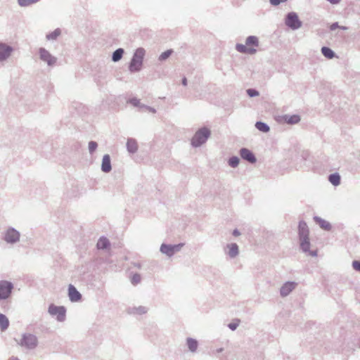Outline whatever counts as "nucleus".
<instances>
[{
	"label": "nucleus",
	"mask_w": 360,
	"mask_h": 360,
	"mask_svg": "<svg viewBox=\"0 0 360 360\" xmlns=\"http://www.w3.org/2000/svg\"><path fill=\"white\" fill-rule=\"evenodd\" d=\"M259 46L257 37L250 36L247 38L245 44H237L236 50L243 53L253 54L256 53Z\"/></svg>",
	"instance_id": "f257e3e1"
},
{
	"label": "nucleus",
	"mask_w": 360,
	"mask_h": 360,
	"mask_svg": "<svg viewBox=\"0 0 360 360\" xmlns=\"http://www.w3.org/2000/svg\"><path fill=\"white\" fill-rule=\"evenodd\" d=\"M144 55L145 51L143 49H136L129 65L131 72L139 71L141 68Z\"/></svg>",
	"instance_id": "f03ea898"
},
{
	"label": "nucleus",
	"mask_w": 360,
	"mask_h": 360,
	"mask_svg": "<svg viewBox=\"0 0 360 360\" xmlns=\"http://www.w3.org/2000/svg\"><path fill=\"white\" fill-rule=\"evenodd\" d=\"M210 135V131L207 128L199 129L194 135L191 140V143L193 146H199L204 143Z\"/></svg>",
	"instance_id": "7ed1b4c3"
},
{
	"label": "nucleus",
	"mask_w": 360,
	"mask_h": 360,
	"mask_svg": "<svg viewBox=\"0 0 360 360\" xmlns=\"http://www.w3.org/2000/svg\"><path fill=\"white\" fill-rule=\"evenodd\" d=\"M13 288V284L7 281H0V300L8 298Z\"/></svg>",
	"instance_id": "20e7f679"
},
{
	"label": "nucleus",
	"mask_w": 360,
	"mask_h": 360,
	"mask_svg": "<svg viewBox=\"0 0 360 360\" xmlns=\"http://www.w3.org/2000/svg\"><path fill=\"white\" fill-rule=\"evenodd\" d=\"M19 344L26 348L33 349L37 345V340L34 335L25 334L22 335Z\"/></svg>",
	"instance_id": "39448f33"
},
{
	"label": "nucleus",
	"mask_w": 360,
	"mask_h": 360,
	"mask_svg": "<svg viewBox=\"0 0 360 360\" xmlns=\"http://www.w3.org/2000/svg\"><path fill=\"white\" fill-rule=\"evenodd\" d=\"M285 24L292 30L298 29L302 25L301 21L295 13H288L285 19Z\"/></svg>",
	"instance_id": "423d86ee"
},
{
	"label": "nucleus",
	"mask_w": 360,
	"mask_h": 360,
	"mask_svg": "<svg viewBox=\"0 0 360 360\" xmlns=\"http://www.w3.org/2000/svg\"><path fill=\"white\" fill-rule=\"evenodd\" d=\"M49 312L56 316L57 319L60 321H63L65 318V309L63 307H58L54 304H51L49 307Z\"/></svg>",
	"instance_id": "0eeeda50"
},
{
	"label": "nucleus",
	"mask_w": 360,
	"mask_h": 360,
	"mask_svg": "<svg viewBox=\"0 0 360 360\" xmlns=\"http://www.w3.org/2000/svg\"><path fill=\"white\" fill-rule=\"evenodd\" d=\"M39 54H40L41 59L45 62H46L49 65L54 64L56 61V58L52 56L49 53V52H48L44 49L41 48L39 49Z\"/></svg>",
	"instance_id": "6e6552de"
},
{
	"label": "nucleus",
	"mask_w": 360,
	"mask_h": 360,
	"mask_svg": "<svg viewBox=\"0 0 360 360\" xmlns=\"http://www.w3.org/2000/svg\"><path fill=\"white\" fill-rule=\"evenodd\" d=\"M20 235L18 231L11 229H8L5 234V240L8 243H15L19 240Z\"/></svg>",
	"instance_id": "1a4fd4ad"
},
{
	"label": "nucleus",
	"mask_w": 360,
	"mask_h": 360,
	"mask_svg": "<svg viewBox=\"0 0 360 360\" xmlns=\"http://www.w3.org/2000/svg\"><path fill=\"white\" fill-rule=\"evenodd\" d=\"M12 51V48L9 46L0 43V60L6 59Z\"/></svg>",
	"instance_id": "9d476101"
},
{
	"label": "nucleus",
	"mask_w": 360,
	"mask_h": 360,
	"mask_svg": "<svg viewBox=\"0 0 360 360\" xmlns=\"http://www.w3.org/2000/svg\"><path fill=\"white\" fill-rule=\"evenodd\" d=\"M68 295L72 302H77L81 299V294L72 285H70L68 288Z\"/></svg>",
	"instance_id": "9b49d317"
},
{
	"label": "nucleus",
	"mask_w": 360,
	"mask_h": 360,
	"mask_svg": "<svg viewBox=\"0 0 360 360\" xmlns=\"http://www.w3.org/2000/svg\"><path fill=\"white\" fill-rule=\"evenodd\" d=\"M240 156L244 160H248V162L251 163H254L256 162V158L254 155V154L248 149L247 148H243L240 150Z\"/></svg>",
	"instance_id": "f8f14e48"
},
{
	"label": "nucleus",
	"mask_w": 360,
	"mask_h": 360,
	"mask_svg": "<svg viewBox=\"0 0 360 360\" xmlns=\"http://www.w3.org/2000/svg\"><path fill=\"white\" fill-rule=\"evenodd\" d=\"M180 245H162L160 248V250L162 253H165L169 256L172 255L175 251L179 250Z\"/></svg>",
	"instance_id": "ddd939ff"
},
{
	"label": "nucleus",
	"mask_w": 360,
	"mask_h": 360,
	"mask_svg": "<svg viewBox=\"0 0 360 360\" xmlns=\"http://www.w3.org/2000/svg\"><path fill=\"white\" fill-rule=\"evenodd\" d=\"M296 284L293 282L285 283L281 288V295L287 296L295 288Z\"/></svg>",
	"instance_id": "4468645a"
},
{
	"label": "nucleus",
	"mask_w": 360,
	"mask_h": 360,
	"mask_svg": "<svg viewBox=\"0 0 360 360\" xmlns=\"http://www.w3.org/2000/svg\"><path fill=\"white\" fill-rule=\"evenodd\" d=\"M101 168L104 172H109L111 170L110 158L109 155H105L103 156Z\"/></svg>",
	"instance_id": "2eb2a0df"
},
{
	"label": "nucleus",
	"mask_w": 360,
	"mask_h": 360,
	"mask_svg": "<svg viewBox=\"0 0 360 360\" xmlns=\"http://www.w3.org/2000/svg\"><path fill=\"white\" fill-rule=\"evenodd\" d=\"M299 234L300 238H304V237H308L309 236V229L307 225L305 222H300L299 224Z\"/></svg>",
	"instance_id": "dca6fc26"
},
{
	"label": "nucleus",
	"mask_w": 360,
	"mask_h": 360,
	"mask_svg": "<svg viewBox=\"0 0 360 360\" xmlns=\"http://www.w3.org/2000/svg\"><path fill=\"white\" fill-rule=\"evenodd\" d=\"M314 220L324 230L328 231L330 229L331 226L328 221L318 217H315Z\"/></svg>",
	"instance_id": "f3484780"
},
{
	"label": "nucleus",
	"mask_w": 360,
	"mask_h": 360,
	"mask_svg": "<svg viewBox=\"0 0 360 360\" xmlns=\"http://www.w3.org/2000/svg\"><path fill=\"white\" fill-rule=\"evenodd\" d=\"M283 120L285 122L288 124H296L300 122V118L297 115H285L283 117Z\"/></svg>",
	"instance_id": "a211bd4d"
},
{
	"label": "nucleus",
	"mask_w": 360,
	"mask_h": 360,
	"mask_svg": "<svg viewBox=\"0 0 360 360\" xmlns=\"http://www.w3.org/2000/svg\"><path fill=\"white\" fill-rule=\"evenodd\" d=\"M9 326V321L7 317L2 314H0V327L1 330H5Z\"/></svg>",
	"instance_id": "6ab92c4d"
},
{
	"label": "nucleus",
	"mask_w": 360,
	"mask_h": 360,
	"mask_svg": "<svg viewBox=\"0 0 360 360\" xmlns=\"http://www.w3.org/2000/svg\"><path fill=\"white\" fill-rule=\"evenodd\" d=\"M229 255L231 257H234L238 253V247L236 243H232L228 246Z\"/></svg>",
	"instance_id": "aec40b11"
},
{
	"label": "nucleus",
	"mask_w": 360,
	"mask_h": 360,
	"mask_svg": "<svg viewBox=\"0 0 360 360\" xmlns=\"http://www.w3.org/2000/svg\"><path fill=\"white\" fill-rule=\"evenodd\" d=\"M110 243L106 238H101L97 243V248L98 249H105L109 247Z\"/></svg>",
	"instance_id": "412c9836"
},
{
	"label": "nucleus",
	"mask_w": 360,
	"mask_h": 360,
	"mask_svg": "<svg viewBox=\"0 0 360 360\" xmlns=\"http://www.w3.org/2000/svg\"><path fill=\"white\" fill-rule=\"evenodd\" d=\"M127 146L128 150L131 153H134L135 151H136L138 148L136 141L133 139L128 140Z\"/></svg>",
	"instance_id": "4be33fe9"
},
{
	"label": "nucleus",
	"mask_w": 360,
	"mask_h": 360,
	"mask_svg": "<svg viewBox=\"0 0 360 360\" xmlns=\"http://www.w3.org/2000/svg\"><path fill=\"white\" fill-rule=\"evenodd\" d=\"M300 239V246L303 251L307 252L309 250L310 247V243L308 237H304V238Z\"/></svg>",
	"instance_id": "5701e85b"
},
{
	"label": "nucleus",
	"mask_w": 360,
	"mask_h": 360,
	"mask_svg": "<svg viewBox=\"0 0 360 360\" xmlns=\"http://www.w3.org/2000/svg\"><path fill=\"white\" fill-rule=\"evenodd\" d=\"M187 345L191 352H195L198 348V342L192 338L187 339Z\"/></svg>",
	"instance_id": "b1692460"
},
{
	"label": "nucleus",
	"mask_w": 360,
	"mask_h": 360,
	"mask_svg": "<svg viewBox=\"0 0 360 360\" xmlns=\"http://www.w3.org/2000/svg\"><path fill=\"white\" fill-rule=\"evenodd\" d=\"M330 182L334 186H338L340 182V176L338 174H333L329 176Z\"/></svg>",
	"instance_id": "393cba45"
},
{
	"label": "nucleus",
	"mask_w": 360,
	"mask_h": 360,
	"mask_svg": "<svg viewBox=\"0 0 360 360\" xmlns=\"http://www.w3.org/2000/svg\"><path fill=\"white\" fill-rule=\"evenodd\" d=\"M124 50L122 49H117L112 54V60L115 62L118 61L122 57Z\"/></svg>",
	"instance_id": "a878e982"
},
{
	"label": "nucleus",
	"mask_w": 360,
	"mask_h": 360,
	"mask_svg": "<svg viewBox=\"0 0 360 360\" xmlns=\"http://www.w3.org/2000/svg\"><path fill=\"white\" fill-rule=\"evenodd\" d=\"M257 129L263 132H267L269 131V127L264 122H257L255 124Z\"/></svg>",
	"instance_id": "bb28decb"
},
{
	"label": "nucleus",
	"mask_w": 360,
	"mask_h": 360,
	"mask_svg": "<svg viewBox=\"0 0 360 360\" xmlns=\"http://www.w3.org/2000/svg\"><path fill=\"white\" fill-rule=\"evenodd\" d=\"M321 51H322V53L324 55V56H326L328 58L330 59V58H333V56H334L333 51L328 47H323L321 49Z\"/></svg>",
	"instance_id": "cd10ccee"
},
{
	"label": "nucleus",
	"mask_w": 360,
	"mask_h": 360,
	"mask_svg": "<svg viewBox=\"0 0 360 360\" xmlns=\"http://www.w3.org/2000/svg\"><path fill=\"white\" fill-rule=\"evenodd\" d=\"M60 34V30L59 29L55 30L51 33L46 36L47 39H56Z\"/></svg>",
	"instance_id": "c85d7f7f"
},
{
	"label": "nucleus",
	"mask_w": 360,
	"mask_h": 360,
	"mask_svg": "<svg viewBox=\"0 0 360 360\" xmlns=\"http://www.w3.org/2000/svg\"><path fill=\"white\" fill-rule=\"evenodd\" d=\"M39 1L40 0H18V3L22 6H27Z\"/></svg>",
	"instance_id": "c756f323"
},
{
	"label": "nucleus",
	"mask_w": 360,
	"mask_h": 360,
	"mask_svg": "<svg viewBox=\"0 0 360 360\" xmlns=\"http://www.w3.org/2000/svg\"><path fill=\"white\" fill-rule=\"evenodd\" d=\"M229 163L232 167H236L239 163V159L237 157H232L229 159Z\"/></svg>",
	"instance_id": "7c9ffc66"
},
{
	"label": "nucleus",
	"mask_w": 360,
	"mask_h": 360,
	"mask_svg": "<svg viewBox=\"0 0 360 360\" xmlns=\"http://www.w3.org/2000/svg\"><path fill=\"white\" fill-rule=\"evenodd\" d=\"M172 50H167L165 52H163L159 57V59L160 60H166L167 58H169L170 56V55L172 54Z\"/></svg>",
	"instance_id": "2f4dec72"
},
{
	"label": "nucleus",
	"mask_w": 360,
	"mask_h": 360,
	"mask_svg": "<svg viewBox=\"0 0 360 360\" xmlns=\"http://www.w3.org/2000/svg\"><path fill=\"white\" fill-rule=\"evenodd\" d=\"M131 281L134 285H136L141 281V276L138 274H135L131 278Z\"/></svg>",
	"instance_id": "473e14b6"
},
{
	"label": "nucleus",
	"mask_w": 360,
	"mask_h": 360,
	"mask_svg": "<svg viewBox=\"0 0 360 360\" xmlns=\"http://www.w3.org/2000/svg\"><path fill=\"white\" fill-rule=\"evenodd\" d=\"M97 148V143L94 141H90L89 143V150L91 153H93Z\"/></svg>",
	"instance_id": "72a5a7b5"
},
{
	"label": "nucleus",
	"mask_w": 360,
	"mask_h": 360,
	"mask_svg": "<svg viewBox=\"0 0 360 360\" xmlns=\"http://www.w3.org/2000/svg\"><path fill=\"white\" fill-rule=\"evenodd\" d=\"M247 93L250 97L257 96L259 95V92L257 91L252 89H248Z\"/></svg>",
	"instance_id": "f704fd0d"
},
{
	"label": "nucleus",
	"mask_w": 360,
	"mask_h": 360,
	"mask_svg": "<svg viewBox=\"0 0 360 360\" xmlns=\"http://www.w3.org/2000/svg\"><path fill=\"white\" fill-rule=\"evenodd\" d=\"M239 322L240 321L239 320H236L233 323H231L229 324V327L230 329H231L232 330H234L236 329V328L239 325Z\"/></svg>",
	"instance_id": "c9c22d12"
},
{
	"label": "nucleus",
	"mask_w": 360,
	"mask_h": 360,
	"mask_svg": "<svg viewBox=\"0 0 360 360\" xmlns=\"http://www.w3.org/2000/svg\"><path fill=\"white\" fill-rule=\"evenodd\" d=\"M352 266L356 271H360V262L354 261L352 263Z\"/></svg>",
	"instance_id": "e433bc0d"
},
{
	"label": "nucleus",
	"mask_w": 360,
	"mask_h": 360,
	"mask_svg": "<svg viewBox=\"0 0 360 360\" xmlns=\"http://www.w3.org/2000/svg\"><path fill=\"white\" fill-rule=\"evenodd\" d=\"M288 0H270V3L274 6H277L281 3L287 1Z\"/></svg>",
	"instance_id": "4c0bfd02"
},
{
	"label": "nucleus",
	"mask_w": 360,
	"mask_h": 360,
	"mask_svg": "<svg viewBox=\"0 0 360 360\" xmlns=\"http://www.w3.org/2000/svg\"><path fill=\"white\" fill-rule=\"evenodd\" d=\"M129 103L134 106H137L139 104V100L137 98H132L129 101Z\"/></svg>",
	"instance_id": "58836bf2"
},
{
	"label": "nucleus",
	"mask_w": 360,
	"mask_h": 360,
	"mask_svg": "<svg viewBox=\"0 0 360 360\" xmlns=\"http://www.w3.org/2000/svg\"><path fill=\"white\" fill-rule=\"evenodd\" d=\"M240 232L237 229H236L233 231V235L234 236H240Z\"/></svg>",
	"instance_id": "ea45409f"
},
{
	"label": "nucleus",
	"mask_w": 360,
	"mask_h": 360,
	"mask_svg": "<svg viewBox=\"0 0 360 360\" xmlns=\"http://www.w3.org/2000/svg\"><path fill=\"white\" fill-rule=\"evenodd\" d=\"M328 1H330L333 4H336L340 2V0H328Z\"/></svg>",
	"instance_id": "a19ab883"
},
{
	"label": "nucleus",
	"mask_w": 360,
	"mask_h": 360,
	"mask_svg": "<svg viewBox=\"0 0 360 360\" xmlns=\"http://www.w3.org/2000/svg\"><path fill=\"white\" fill-rule=\"evenodd\" d=\"M336 27H338V24L337 23H333V25H331L330 26V29L331 30H335Z\"/></svg>",
	"instance_id": "79ce46f5"
},
{
	"label": "nucleus",
	"mask_w": 360,
	"mask_h": 360,
	"mask_svg": "<svg viewBox=\"0 0 360 360\" xmlns=\"http://www.w3.org/2000/svg\"><path fill=\"white\" fill-rule=\"evenodd\" d=\"M182 83L184 86H186L187 84V79L186 78H184Z\"/></svg>",
	"instance_id": "37998d69"
},
{
	"label": "nucleus",
	"mask_w": 360,
	"mask_h": 360,
	"mask_svg": "<svg viewBox=\"0 0 360 360\" xmlns=\"http://www.w3.org/2000/svg\"><path fill=\"white\" fill-rule=\"evenodd\" d=\"M134 266H136V268H141V264L137 263V264H134Z\"/></svg>",
	"instance_id": "c03bdc74"
},
{
	"label": "nucleus",
	"mask_w": 360,
	"mask_h": 360,
	"mask_svg": "<svg viewBox=\"0 0 360 360\" xmlns=\"http://www.w3.org/2000/svg\"><path fill=\"white\" fill-rule=\"evenodd\" d=\"M9 360H18V359L16 358H13V359H10Z\"/></svg>",
	"instance_id": "a18cd8bd"
}]
</instances>
